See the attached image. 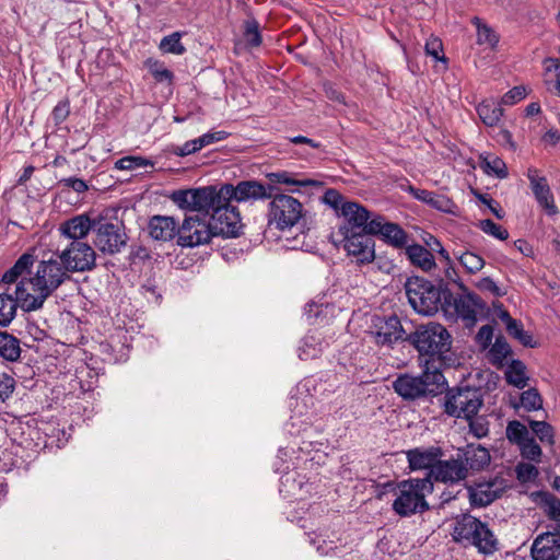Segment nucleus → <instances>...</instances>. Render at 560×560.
I'll return each instance as SVG.
<instances>
[{
    "label": "nucleus",
    "instance_id": "nucleus-18",
    "mask_svg": "<svg viewBox=\"0 0 560 560\" xmlns=\"http://www.w3.org/2000/svg\"><path fill=\"white\" fill-rule=\"evenodd\" d=\"M431 476L436 481L444 483H458L465 480L468 476V468L465 463L460 459V456L446 460H441L432 467Z\"/></svg>",
    "mask_w": 560,
    "mask_h": 560
},
{
    "label": "nucleus",
    "instance_id": "nucleus-28",
    "mask_svg": "<svg viewBox=\"0 0 560 560\" xmlns=\"http://www.w3.org/2000/svg\"><path fill=\"white\" fill-rule=\"evenodd\" d=\"M476 110L481 121L488 127L498 126L503 116L500 102L493 98H488L479 103Z\"/></svg>",
    "mask_w": 560,
    "mask_h": 560
},
{
    "label": "nucleus",
    "instance_id": "nucleus-61",
    "mask_svg": "<svg viewBox=\"0 0 560 560\" xmlns=\"http://www.w3.org/2000/svg\"><path fill=\"white\" fill-rule=\"evenodd\" d=\"M199 151L196 139L186 141L182 147L175 149V153L179 156H185Z\"/></svg>",
    "mask_w": 560,
    "mask_h": 560
},
{
    "label": "nucleus",
    "instance_id": "nucleus-23",
    "mask_svg": "<svg viewBox=\"0 0 560 560\" xmlns=\"http://www.w3.org/2000/svg\"><path fill=\"white\" fill-rule=\"evenodd\" d=\"M177 222L172 217L155 215L149 222V233L156 241H171L178 235Z\"/></svg>",
    "mask_w": 560,
    "mask_h": 560
},
{
    "label": "nucleus",
    "instance_id": "nucleus-35",
    "mask_svg": "<svg viewBox=\"0 0 560 560\" xmlns=\"http://www.w3.org/2000/svg\"><path fill=\"white\" fill-rule=\"evenodd\" d=\"M510 345L503 337H498L489 350V361L497 368H502L511 354Z\"/></svg>",
    "mask_w": 560,
    "mask_h": 560
},
{
    "label": "nucleus",
    "instance_id": "nucleus-64",
    "mask_svg": "<svg viewBox=\"0 0 560 560\" xmlns=\"http://www.w3.org/2000/svg\"><path fill=\"white\" fill-rule=\"evenodd\" d=\"M290 141L294 144H301V143H305V144H308L311 145L312 148H319V143L315 142L314 140L310 139V138H306L304 136H296V137H293L290 139Z\"/></svg>",
    "mask_w": 560,
    "mask_h": 560
},
{
    "label": "nucleus",
    "instance_id": "nucleus-45",
    "mask_svg": "<svg viewBox=\"0 0 560 560\" xmlns=\"http://www.w3.org/2000/svg\"><path fill=\"white\" fill-rule=\"evenodd\" d=\"M243 35L246 44L250 47H258L262 42L259 24L254 19H249L244 22Z\"/></svg>",
    "mask_w": 560,
    "mask_h": 560
},
{
    "label": "nucleus",
    "instance_id": "nucleus-33",
    "mask_svg": "<svg viewBox=\"0 0 560 560\" xmlns=\"http://www.w3.org/2000/svg\"><path fill=\"white\" fill-rule=\"evenodd\" d=\"M268 178L271 183L283 184V185H294L300 187H310V186H320L322 183L312 178H299L295 174L280 171L268 174Z\"/></svg>",
    "mask_w": 560,
    "mask_h": 560
},
{
    "label": "nucleus",
    "instance_id": "nucleus-46",
    "mask_svg": "<svg viewBox=\"0 0 560 560\" xmlns=\"http://www.w3.org/2000/svg\"><path fill=\"white\" fill-rule=\"evenodd\" d=\"M469 424V432L477 439H482L489 433V421L486 416H472L466 419Z\"/></svg>",
    "mask_w": 560,
    "mask_h": 560
},
{
    "label": "nucleus",
    "instance_id": "nucleus-13",
    "mask_svg": "<svg viewBox=\"0 0 560 560\" xmlns=\"http://www.w3.org/2000/svg\"><path fill=\"white\" fill-rule=\"evenodd\" d=\"M57 255L71 273L89 271L95 267V250L85 242H70Z\"/></svg>",
    "mask_w": 560,
    "mask_h": 560
},
{
    "label": "nucleus",
    "instance_id": "nucleus-19",
    "mask_svg": "<svg viewBox=\"0 0 560 560\" xmlns=\"http://www.w3.org/2000/svg\"><path fill=\"white\" fill-rule=\"evenodd\" d=\"M527 178L538 205L544 208L549 215L558 213V208L555 205L553 195L550 190L547 178L545 176H540L538 170L534 167L528 168Z\"/></svg>",
    "mask_w": 560,
    "mask_h": 560
},
{
    "label": "nucleus",
    "instance_id": "nucleus-41",
    "mask_svg": "<svg viewBox=\"0 0 560 560\" xmlns=\"http://www.w3.org/2000/svg\"><path fill=\"white\" fill-rule=\"evenodd\" d=\"M409 191L416 199L423 201L440 210H443L444 203L447 202V200L444 199L443 197H440L435 192L425 189H418L412 186H409Z\"/></svg>",
    "mask_w": 560,
    "mask_h": 560
},
{
    "label": "nucleus",
    "instance_id": "nucleus-32",
    "mask_svg": "<svg viewBox=\"0 0 560 560\" xmlns=\"http://www.w3.org/2000/svg\"><path fill=\"white\" fill-rule=\"evenodd\" d=\"M0 357L10 362L21 357L20 340L7 331H0Z\"/></svg>",
    "mask_w": 560,
    "mask_h": 560
},
{
    "label": "nucleus",
    "instance_id": "nucleus-12",
    "mask_svg": "<svg viewBox=\"0 0 560 560\" xmlns=\"http://www.w3.org/2000/svg\"><path fill=\"white\" fill-rule=\"evenodd\" d=\"M215 235L210 220L206 221L198 214L189 215L178 230L177 243L182 247H196L209 243Z\"/></svg>",
    "mask_w": 560,
    "mask_h": 560
},
{
    "label": "nucleus",
    "instance_id": "nucleus-29",
    "mask_svg": "<svg viewBox=\"0 0 560 560\" xmlns=\"http://www.w3.org/2000/svg\"><path fill=\"white\" fill-rule=\"evenodd\" d=\"M406 253L410 261L424 271H429L435 266L433 255L422 245H410L407 247Z\"/></svg>",
    "mask_w": 560,
    "mask_h": 560
},
{
    "label": "nucleus",
    "instance_id": "nucleus-54",
    "mask_svg": "<svg viewBox=\"0 0 560 560\" xmlns=\"http://www.w3.org/2000/svg\"><path fill=\"white\" fill-rule=\"evenodd\" d=\"M228 132L220 130V131H210L207 133H203L202 136L196 138L197 145L199 150L202 148L212 144L214 142H219L224 140L228 137Z\"/></svg>",
    "mask_w": 560,
    "mask_h": 560
},
{
    "label": "nucleus",
    "instance_id": "nucleus-14",
    "mask_svg": "<svg viewBox=\"0 0 560 560\" xmlns=\"http://www.w3.org/2000/svg\"><path fill=\"white\" fill-rule=\"evenodd\" d=\"M226 200H235L236 202H247L266 200L275 190L273 185H264L257 180H242L236 185L223 184Z\"/></svg>",
    "mask_w": 560,
    "mask_h": 560
},
{
    "label": "nucleus",
    "instance_id": "nucleus-4",
    "mask_svg": "<svg viewBox=\"0 0 560 560\" xmlns=\"http://www.w3.org/2000/svg\"><path fill=\"white\" fill-rule=\"evenodd\" d=\"M433 483L430 478H410L397 485L396 499L393 502V511L408 517L429 510L427 497L432 493Z\"/></svg>",
    "mask_w": 560,
    "mask_h": 560
},
{
    "label": "nucleus",
    "instance_id": "nucleus-21",
    "mask_svg": "<svg viewBox=\"0 0 560 560\" xmlns=\"http://www.w3.org/2000/svg\"><path fill=\"white\" fill-rule=\"evenodd\" d=\"M95 219H91L88 214L75 215L60 224L59 231L61 235L71 240V242H83L82 240L93 231Z\"/></svg>",
    "mask_w": 560,
    "mask_h": 560
},
{
    "label": "nucleus",
    "instance_id": "nucleus-16",
    "mask_svg": "<svg viewBox=\"0 0 560 560\" xmlns=\"http://www.w3.org/2000/svg\"><path fill=\"white\" fill-rule=\"evenodd\" d=\"M372 234L357 233L342 234V247L347 254L354 258L359 265L371 264L375 260V242L370 237Z\"/></svg>",
    "mask_w": 560,
    "mask_h": 560
},
{
    "label": "nucleus",
    "instance_id": "nucleus-8",
    "mask_svg": "<svg viewBox=\"0 0 560 560\" xmlns=\"http://www.w3.org/2000/svg\"><path fill=\"white\" fill-rule=\"evenodd\" d=\"M405 291L409 304L417 313L433 315L439 311L441 291L431 281L420 277L408 278Z\"/></svg>",
    "mask_w": 560,
    "mask_h": 560
},
{
    "label": "nucleus",
    "instance_id": "nucleus-57",
    "mask_svg": "<svg viewBox=\"0 0 560 560\" xmlns=\"http://www.w3.org/2000/svg\"><path fill=\"white\" fill-rule=\"evenodd\" d=\"M477 288L481 291L491 292L494 296H502L504 292L489 277H485L477 282Z\"/></svg>",
    "mask_w": 560,
    "mask_h": 560
},
{
    "label": "nucleus",
    "instance_id": "nucleus-63",
    "mask_svg": "<svg viewBox=\"0 0 560 560\" xmlns=\"http://www.w3.org/2000/svg\"><path fill=\"white\" fill-rule=\"evenodd\" d=\"M545 72L558 71L560 69L559 60L556 58L548 57L544 60Z\"/></svg>",
    "mask_w": 560,
    "mask_h": 560
},
{
    "label": "nucleus",
    "instance_id": "nucleus-26",
    "mask_svg": "<svg viewBox=\"0 0 560 560\" xmlns=\"http://www.w3.org/2000/svg\"><path fill=\"white\" fill-rule=\"evenodd\" d=\"M328 346L322 332L314 330L308 332L301 341L299 347V358L307 361L315 359L322 354L324 349Z\"/></svg>",
    "mask_w": 560,
    "mask_h": 560
},
{
    "label": "nucleus",
    "instance_id": "nucleus-6",
    "mask_svg": "<svg viewBox=\"0 0 560 560\" xmlns=\"http://www.w3.org/2000/svg\"><path fill=\"white\" fill-rule=\"evenodd\" d=\"M171 200L182 209L197 211L212 217L214 210L226 201L224 185L175 190Z\"/></svg>",
    "mask_w": 560,
    "mask_h": 560
},
{
    "label": "nucleus",
    "instance_id": "nucleus-24",
    "mask_svg": "<svg viewBox=\"0 0 560 560\" xmlns=\"http://www.w3.org/2000/svg\"><path fill=\"white\" fill-rule=\"evenodd\" d=\"M402 326L397 316H389L382 320L375 332V341L378 345L390 346L402 337Z\"/></svg>",
    "mask_w": 560,
    "mask_h": 560
},
{
    "label": "nucleus",
    "instance_id": "nucleus-50",
    "mask_svg": "<svg viewBox=\"0 0 560 560\" xmlns=\"http://www.w3.org/2000/svg\"><path fill=\"white\" fill-rule=\"evenodd\" d=\"M479 228L486 234H489L498 240L504 241L509 237L508 230L497 224L490 219L481 220L479 222Z\"/></svg>",
    "mask_w": 560,
    "mask_h": 560
},
{
    "label": "nucleus",
    "instance_id": "nucleus-51",
    "mask_svg": "<svg viewBox=\"0 0 560 560\" xmlns=\"http://www.w3.org/2000/svg\"><path fill=\"white\" fill-rule=\"evenodd\" d=\"M525 96L526 89L524 86H514L501 97L500 104L511 106L521 102Z\"/></svg>",
    "mask_w": 560,
    "mask_h": 560
},
{
    "label": "nucleus",
    "instance_id": "nucleus-9",
    "mask_svg": "<svg viewBox=\"0 0 560 560\" xmlns=\"http://www.w3.org/2000/svg\"><path fill=\"white\" fill-rule=\"evenodd\" d=\"M483 405L482 395L469 386L453 387L444 396V412L451 417L469 419L476 416Z\"/></svg>",
    "mask_w": 560,
    "mask_h": 560
},
{
    "label": "nucleus",
    "instance_id": "nucleus-52",
    "mask_svg": "<svg viewBox=\"0 0 560 560\" xmlns=\"http://www.w3.org/2000/svg\"><path fill=\"white\" fill-rule=\"evenodd\" d=\"M15 387V381L7 373L0 374V402L11 397Z\"/></svg>",
    "mask_w": 560,
    "mask_h": 560
},
{
    "label": "nucleus",
    "instance_id": "nucleus-53",
    "mask_svg": "<svg viewBox=\"0 0 560 560\" xmlns=\"http://www.w3.org/2000/svg\"><path fill=\"white\" fill-rule=\"evenodd\" d=\"M516 474H517V478L520 480L526 482V481L535 480L538 477L539 471H538L537 467L534 466L533 464L520 463L516 466Z\"/></svg>",
    "mask_w": 560,
    "mask_h": 560
},
{
    "label": "nucleus",
    "instance_id": "nucleus-44",
    "mask_svg": "<svg viewBox=\"0 0 560 560\" xmlns=\"http://www.w3.org/2000/svg\"><path fill=\"white\" fill-rule=\"evenodd\" d=\"M457 258L460 265L469 273H476L480 271L485 266V259L472 252H464L460 255H458Z\"/></svg>",
    "mask_w": 560,
    "mask_h": 560
},
{
    "label": "nucleus",
    "instance_id": "nucleus-48",
    "mask_svg": "<svg viewBox=\"0 0 560 560\" xmlns=\"http://www.w3.org/2000/svg\"><path fill=\"white\" fill-rule=\"evenodd\" d=\"M506 331L509 332L510 336L515 338L523 346L534 347V345L532 343V335L523 329V325L521 322L516 319L514 322H511V324L508 325L506 327Z\"/></svg>",
    "mask_w": 560,
    "mask_h": 560
},
{
    "label": "nucleus",
    "instance_id": "nucleus-42",
    "mask_svg": "<svg viewBox=\"0 0 560 560\" xmlns=\"http://www.w3.org/2000/svg\"><path fill=\"white\" fill-rule=\"evenodd\" d=\"M529 428L541 443L552 445L555 443L553 428L545 421H529Z\"/></svg>",
    "mask_w": 560,
    "mask_h": 560
},
{
    "label": "nucleus",
    "instance_id": "nucleus-15",
    "mask_svg": "<svg viewBox=\"0 0 560 560\" xmlns=\"http://www.w3.org/2000/svg\"><path fill=\"white\" fill-rule=\"evenodd\" d=\"M210 223L217 235L226 237L237 236L242 229L240 212L231 205V200H226L214 210Z\"/></svg>",
    "mask_w": 560,
    "mask_h": 560
},
{
    "label": "nucleus",
    "instance_id": "nucleus-39",
    "mask_svg": "<svg viewBox=\"0 0 560 560\" xmlns=\"http://www.w3.org/2000/svg\"><path fill=\"white\" fill-rule=\"evenodd\" d=\"M472 24L477 27V43L479 45H487L493 48L498 44L499 37L494 31L487 24H483L479 18H474Z\"/></svg>",
    "mask_w": 560,
    "mask_h": 560
},
{
    "label": "nucleus",
    "instance_id": "nucleus-31",
    "mask_svg": "<svg viewBox=\"0 0 560 560\" xmlns=\"http://www.w3.org/2000/svg\"><path fill=\"white\" fill-rule=\"evenodd\" d=\"M22 300L18 299L16 293L13 294L2 292L0 293V326H8L16 315L18 302Z\"/></svg>",
    "mask_w": 560,
    "mask_h": 560
},
{
    "label": "nucleus",
    "instance_id": "nucleus-40",
    "mask_svg": "<svg viewBox=\"0 0 560 560\" xmlns=\"http://www.w3.org/2000/svg\"><path fill=\"white\" fill-rule=\"evenodd\" d=\"M182 35L180 32H174L163 37L159 48L165 54L183 55L186 48L180 42Z\"/></svg>",
    "mask_w": 560,
    "mask_h": 560
},
{
    "label": "nucleus",
    "instance_id": "nucleus-20",
    "mask_svg": "<svg viewBox=\"0 0 560 560\" xmlns=\"http://www.w3.org/2000/svg\"><path fill=\"white\" fill-rule=\"evenodd\" d=\"M533 560H558L560 557V532L538 535L530 549Z\"/></svg>",
    "mask_w": 560,
    "mask_h": 560
},
{
    "label": "nucleus",
    "instance_id": "nucleus-27",
    "mask_svg": "<svg viewBox=\"0 0 560 560\" xmlns=\"http://www.w3.org/2000/svg\"><path fill=\"white\" fill-rule=\"evenodd\" d=\"M478 306V299L471 294L462 295L454 301L455 312L466 326H472L477 322Z\"/></svg>",
    "mask_w": 560,
    "mask_h": 560
},
{
    "label": "nucleus",
    "instance_id": "nucleus-17",
    "mask_svg": "<svg viewBox=\"0 0 560 560\" xmlns=\"http://www.w3.org/2000/svg\"><path fill=\"white\" fill-rule=\"evenodd\" d=\"M370 228V234L380 236L396 248H402L408 243L407 233L397 223L386 221L381 214L373 218Z\"/></svg>",
    "mask_w": 560,
    "mask_h": 560
},
{
    "label": "nucleus",
    "instance_id": "nucleus-37",
    "mask_svg": "<svg viewBox=\"0 0 560 560\" xmlns=\"http://www.w3.org/2000/svg\"><path fill=\"white\" fill-rule=\"evenodd\" d=\"M505 434L506 439L517 446L524 444L532 438L526 425L517 420H513L508 423Z\"/></svg>",
    "mask_w": 560,
    "mask_h": 560
},
{
    "label": "nucleus",
    "instance_id": "nucleus-47",
    "mask_svg": "<svg viewBox=\"0 0 560 560\" xmlns=\"http://www.w3.org/2000/svg\"><path fill=\"white\" fill-rule=\"evenodd\" d=\"M518 448L523 458L535 463L540 462L542 451L533 436L524 444H521Z\"/></svg>",
    "mask_w": 560,
    "mask_h": 560
},
{
    "label": "nucleus",
    "instance_id": "nucleus-56",
    "mask_svg": "<svg viewBox=\"0 0 560 560\" xmlns=\"http://www.w3.org/2000/svg\"><path fill=\"white\" fill-rule=\"evenodd\" d=\"M443 50V45H442V42L436 38V37H432L430 38L427 43H425V52L429 55V56H432L434 59L436 60H443L445 61V58L440 56V54L442 52Z\"/></svg>",
    "mask_w": 560,
    "mask_h": 560
},
{
    "label": "nucleus",
    "instance_id": "nucleus-3",
    "mask_svg": "<svg viewBox=\"0 0 560 560\" xmlns=\"http://www.w3.org/2000/svg\"><path fill=\"white\" fill-rule=\"evenodd\" d=\"M325 205L335 210L343 222L339 226V233L342 234H370V225L373 218L380 215L369 211L365 207L357 201L348 200L338 190L329 188L323 196Z\"/></svg>",
    "mask_w": 560,
    "mask_h": 560
},
{
    "label": "nucleus",
    "instance_id": "nucleus-1",
    "mask_svg": "<svg viewBox=\"0 0 560 560\" xmlns=\"http://www.w3.org/2000/svg\"><path fill=\"white\" fill-rule=\"evenodd\" d=\"M70 270L65 266L57 253L48 259L40 260L28 282L35 294L30 293L23 281L15 287L18 299L22 300L25 311L39 310L46 299L50 296L65 281L70 279Z\"/></svg>",
    "mask_w": 560,
    "mask_h": 560
},
{
    "label": "nucleus",
    "instance_id": "nucleus-60",
    "mask_svg": "<svg viewBox=\"0 0 560 560\" xmlns=\"http://www.w3.org/2000/svg\"><path fill=\"white\" fill-rule=\"evenodd\" d=\"M61 183L65 186L73 189L75 192H79V194L84 192L85 190H88L86 183L83 179H81V178L69 177V178L62 179Z\"/></svg>",
    "mask_w": 560,
    "mask_h": 560
},
{
    "label": "nucleus",
    "instance_id": "nucleus-30",
    "mask_svg": "<svg viewBox=\"0 0 560 560\" xmlns=\"http://www.w3.org/2000/svg\"><path fill=\"white\" fill-rule=\"evenodd\" d=\"M468 498L472 506H487L497 499V492L491 489V485L479 483L476 487L468 488Z\"/></svg>",
    "mask_w": 560,
    "mask_h": 560
},
{
    "label": "nucleus",
    "instance_id": "nucleus-7",
    "mask_svg": "<svg viewBox=\"0 0 560 560\" xmlns=\"http://www.w3.org/2000/svg\"><path fill=\"white\" fill-rule=\"evenodd\" d=\"M268 198V222L275 224L278 230H287L294 226L303 215V205L291 195L279 192L278 188L271 190Z\"/></svg>",
    "mask_w": 560,
    "mask_h": 560
},
{
    "label": "nucleus",
    "instance_id": "nucleus-22",
    "mask_svg": "<svg viewBox=\"0 0 560 560\" xmlns=\"http://www.w3.org/2000/svg\"><path fill=\"white\" fill-rule=\"evenodd\" d=\"M442 455L443 452L439 446L416 447L406 452L409 467L412 470L430 468L431 471Z\"/></svg>",
    "mask_w": 560,
    "mask_h": 560
},
{
    "label": "nucleus",
    "instance_id": "nucleus-10",
    "mask_svg": "<svg viewBox=\"0 0 560 560\" xmlns=\"http://www.w3.org/2000/svg\"><path fill=\"white\" fill-rule=\"evenodd\" d=\"M479 533L483 534L485 536L488 535L487 539H485L486 542H478L479 552L485 555L494 553L499 549V541L497 537L487 524L469 514L462 515L456 520L453 529V538L456 541H468L472 545V540L478 538Z\"/></svg>",
    "mask_w": 560,
    "mask_h": 560
},
{
    "label": "nucleus",
    "instance_id": "nucleus-38",
    "mask_svg": "<svg viewBox=\"0 0 560 560\" xmlns=\"http://www.w3.org/2000/svg\"><path fill=\"white\" fill-rule=\"evenodd\" d=\"M153 166L154 162L152 160L139 155L124 156L115 162V168L120 171H133Z\"/></svg>",
    "mask_w": 560,
    "mask_h": 560
},
{
    "label": "nucleus",
    "instance_id": "nucleus-49",
    "mask_svg": "<svg viewBox=\"0 0 560 560\" xmlns=\"http://www.w3.org/2000/svg\"><path fill=\"white\" fill-rule=\"evenodd\" d=\"M521 404L527 410H538L542 406V399L535 388H529L522 393Z\"/></svg>",
    "mask_w": 560,
    "mask_h": 560
},
{
    "label": "nucleus",
    "instance_id": "nucleus-11",
    "mask_svg": "<svg viewBox=\"0 0 560 560\" xmlns=\"http://www.w3.org/2000/svg\"><path fill=\"white\" fill-rule=\"evenodd\" d=\"M93 233L94 246L103 254L114 255L126 246L127 235L121 225L108 222L101 217L95 218Z\"/></svg>",
    "mask_w": 560,
    "mask_h": 560
},
{
    "label": "nucleus",
    "instance_id": "nucleus-58",
    "mask_svg": "<svg viewBox=\"0 0 560 560\" xmlns=\"http://www.w3.org/2000/svg\"><path fill=\"white\" fill-rule=\"evenodd\" d=\"M493 338V328L490 325H485L479 328L476 339L477 342L482 347L487 348L491 343Z\"/></svg>",
    "mask_w": 560,
    "mask_h": 560
},
{
    "label": "nucleus",
    "instance_id": "nucleus-5",
    "mask_svg": "<svg viewBox=\"0 0 560 560\" xmlns=\"http://www.w3.org/2000/svg\"><path fill=\"white\" fill-rule=\"evenodd\" d=\"M423 372L420 376L404 374L398 376L394 383V390L404 399H417L419 397L439 393L444 384L445 377L440 366L422 365Z\"/></svg>",
    "mask_w": 560,
    "mask_h": 560
},
{
    "label": "nucleus",
    "instance_id": "nucleus-55",
    "mask_svg": "<svg viewBox=\"0 0 560 560\" xmlns=\"http://www.w3.org/2000/svg\"><path fill=\"white\" fill-rule=\"evenodd\" d=\"M70 114V103L68 100L60 101L52 109L54 121L59 125L63 122Z\"/></svg>",
    "mask_w": 560,
    "mask_h": 560
},
{
    "label": "nucleus",
    "instance_id": "nucleus-2",
    "mask_svg": "<svg viewBox=\"0 0 560 560\" xmlns=\"http://www.w3.org/2000/svg\"><path fill=\"white\" fill-rule=\"evenodd\" d=\"M419 352L421 365L450 366L452 364V337L447 329L439 323L419 326L409 337Z\"/></svg>",
    "mask_w": 560,
    "mask_h": 560
},
{
    "label": "nucleus",
    "instance_id": "nucleus-25",
    "mask_svg": "<svg viewBox=\"0 0 560 560\" xmlns=\"http://www.w3.org/2000/svg\"><path fill=\"white\" fill-rule=\"evenodd\" d=\"M457 454L467 466L468 472L482 470L491 459L489 451L481 445H467L463 452Z\"/></svg>",
    "mask_w": 560,
    "mask_h": 560
},
{
    "label": "nucleus",
    "instance_id": "nucleus-43",
    "mask_svg": "<svg viewBox=\"0 0 560 560\" xmlns=\"http://www.w3.org/2000/svg\"><path fill=\"white\" fill-rule=\"evenodd\" d=\"M540 498L548 517L560 526V499L549 492H541Z\"/></svg>",
    "mask_w": 560,
    "mask_h": 560
},
{
    "label": "nucleus",
    "instance_id": "nucleus-34",
    "mask_svg": "<svg viewBox=\"0 0 560 560\" xmlns=\"http://www.w3.org/2000/svg\"><path fill=\"white\" fill-rule=\"evenodd\" d=\"M480 167L487 175H493L498 178L508 176L506 164L494 154L480 155Z\"/></svg>",
    "mask_w": 560,
    "mask_h": 560
},
{
    "label": "nucleus",
    "instance_id": "nucleus-59",
    "mask_svg": "<svg viewBox=\"0 0 560 560\" xmlns=\"http://www.w3.org/2000/svg\"><path fill=\"white\" fill-rule=\"evenodd\" d=\"M151 72L154 79L159 82H171L173 80V73L163 65H160L158 62H155L154 66L151 68Z\"/></svg>",
    "mask_w": 560,
    "mask_h": 560
},
{
    "label": "nucleus",
    "instance_id": "nucleus-62",
    "mask_svg": "<svg viewBox=\"0 0 560 560\" xmlns=\"http://www.w3.org/2000/svg\"><path fill=\"white\" fill-rule=\"evenodd\" d=\"M544 142L556 145L560 141V131L557 129H550L542 136Z\"/></svg>",
    "mask_w": 560,
    "mask_h": 560
},
{
    "label": "nucleus",
    "instance_id": "nucleus-36",
    "mask_svg": "<svg viewBox=\"0 0 560 560\" xmlns=\"http://www.w3.org/2000/svg\"><path fill=\"white\" fill-rule=\"evenodd\" d=\"M525 370L526 368L522 361L512 360L505 371L506 381L518 388L525 387L527 381Z\"/></svg>",
    "mask_w": 560,
    "mask_h": 560
}]
</instances>
